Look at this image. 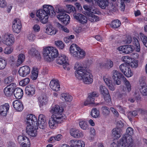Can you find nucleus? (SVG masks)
Returning <instances> with one entry per match:
<instances>
[{
	"instance_id": "59",
	"label": "nucleus",
	"mask_w": 147,
	"mask_h": 147,
	"mask_svg": "<svg viewBox=\"0 0 147 147\" xmlns=\"http://www.w3.org/2000/svg\"><path fill=\"white\" fill-rule=\"evenodd\" d=\"M13 51V49L11 47H6L4 50V52L6 54H9L11 53Z\"/></svg>"
},
{
	"instance_id": "28",
	"label": "nucleus",
	"mask_w": 147,
	"mask_h": 147,
	"mask_svg": "<svg viewBox=\"0 0 147 147\" xmlns=\"http://www.w3.org/2000/svg\"><path fill=\"white\" fill-rule=\"evenodd\" d=\"M9 105L7 103L1 105L0 108V114L2 116H5L9 109Z\"/></svg>"
},
{
	"instance_id": "5",
	"label": "nucleus",
	"mask_w": 147,
	"mask_h": 147,
	"mask_svg": "<svg viewBox=\"0 0 147 147\" xmlns=\"http://www.w3.org/2000/svg\"><path fill=\"white\" fill-rule=\"evenodd\" d=\"M65 119L60 117L52 115L48 122L49 127L51 129H56L58 126V124L61 123Z\"/></svg>"
},
{
	"instance_id": "17",
	"label": "nucleus",
	"mask_w": 147,
	"mask_h": 147,
	"mask_svg": "<svg viewBox=\"0 0 147 147\" xmlns=\"http://www.w3.org/2000/svg\"><path fill=\"white\" fill-rule=\"evenodd\" d=\"M59 20L65 24L67 25L69 22L70 18L69 16L65 13H60L57 16Z\"/></svg>"
},
{
	"instance_id": "19",
	"label": "nucleus",
	"mask_w": 147,
	"mask_h": 147,
	"mask_svg": "<svg viewBox=\"0 0 147 147\" xmlns=\"http://www.w3.org/2000/svg\"><path fill=\"white\" fill-rule=\"evenodd\" d=\"M38 101L40 107L41 109H43L47 104L48 99L47 96L44 94L39 97Z\"/></svg>"
},
{
	"instance_id": "23",
	"label": "nucleus",
	"mask_w": 147,
	"mask_h": 147,
	"mask_svg": "<svg viewBox=\"0 0 147 147\" xmlns=\"http://www.w3.org/2000/svg\"><path fill=\"white\" fill-rule=\"evenodd\" d=\"M38 120L39 127L40 129H44L46 125L45 116L42 114L38 116Z\"/></svg>"
},
{
	"instance_id": "18",
	"label": "nucleus",
	"mask_w": 147,
	"mask_h": 147,
	"mask_svg": "<svg viewBox=\"0 0 147 147\" xmlns=\"http://www.w3.org/2000/svg\"><path fill=\"white\" fill-rule=\"evenodd\" d=\"M30 72V69L28 66L25 65L20 67L18 71L19 75L24 77L29 74Z\"/></svg>"
},
{
	"instance_id": "22",
	"label": "nucleus",
	"mask_w": 147,
	"mask_h": 147,
	"mask_svg": "<svg viewBox=\"0 0 147 147\" xmlns=\"http://www.w3.org/2000/svg\"><path fill=\"white\" fill-rule=\"evenodd\" d=\"M49 86L50 88L55 91H58L60 88L59 82L57 80H51L50 82Z\"/></svg>"
},
{
	"instance_id": "15",
	"label": "nucleus",
	"mask_w": 147,
	"mask_h": 147,
	"mask_svg": "<svg viewBox=\"0 0 147 147\" xmlns=\"http://www.w3.org/2000/svg\"><path fill=\"white\" fill-rule=\"evenodd\" d=\"M74 18L78 22L84 24L87 22V18L84 14L80 13H75L73 15Z\"/></svg>"
},
{
	"instance_id": "1",
	"label": "nucleus",
	"mask_w": 147,
	"mask_h": 147,
	"mask_svg": "<svg viewBox=\"0 0 147 147\" xmlns=\"http://www.w3.org/2000/svg\"><path fill=\"white\" fill-rule=\"evenodd\" d=\"M55 13L53 7L50 5H45L43 6V9L38 10L36 12V16L43 24L46 23L48 21V15L53 17Z\"/></svg>"
},
{
	"instance_id": "2",
	"label": "nucleus",
	"mask_w": 147,
	"mask_h": 147,
	"mask_svg": "<svg viewBox=\"0 0 147 147\" xmlns=\"http://www.w3.org/2000/svg\"><path fill=\"white\" fill-rule=\"evenodd\" d=\"M43 54L45 59L47 61H51L58 55L57 49L52 47H47L43 49Z\"/></svg>"
},
{
	"instance_id": "61",
	"label": "nucleus",
	"mask_w": 147,
	"mask_h": 147,
	"mask_svg": "<svg viewBox=\"0 0 147 147\" xmlns=\"http://www.w3.org/2000/svg\"><path fill=\"white\" fill-rule=\"evenodd\" d=\"M122 59L123 62L125 63V64L129 65L130 60V57L128 56H125L122 57Z\"/></svg>"
},
{
	"instance_id": "7",
	"label": "nucleus",
	"mask_w": 147,
	"mask_h": 147,
	"mask_svg": "<svg viewBox=\"0 0 147 147\" xmlns=\"http://www.w3.org/2000/svg\"><path fill=\"white\" fill-rule=\"evenodd\" d=\"M126 136L122 137L119 141V147H128L133 146V140L131 136L127 137V139Z\"/></svg>"
},
{
	"instance_id": "11",
	"label": "nucleus",
	"mask_w": 147,
	"mask_h": 147,
	"mask_svg": "<svg viewBox=\"0 0 147 147\" xmlns=\"http://www.w3.org/2000/svg\"><path fill=\"white\" fill-rule=\"evenodd\" d=\"M139 90L141 93L144 96L147 95V84L146 82V78L141 77L139 80Z\"/></svg>"
},
{
	"instance_id": "42",
	"label": "nucleus",
	"mask_w": 147,
	"mask_h": 147,
	"mask_svg": "<svg viewBox=\"0 0 147 147\" xmlns=\"http://www.w3.org/2000/svg\"><path fill=\"white\" fill-rule=\"evenodd\" d=\"M102 113L104 116H108L109 114L110 109L107 107L103 106L101 108Z\"/></svg>"
},
{
	"instance_id": "25",
	"label": "nucleus",
	"mask_w": 147,
	"mask_h": 147,
	"mask_svg": "<svg viewBox=\"0 0 147 147\" xmlns=\"http://www.w3.org/2000/svg\"><path fill=\"white\" fill-rule=\"evenodd\" d=\"M13 105L14 108L18 111H22L24 109L22 102L19 100H16L14 101Z\"/></svg>"
},
{
	"instance_id": "37",
	"label": "nucleus",
	"mask_w": 147,
	"mask_h": 147,
	"mask_svg": "<svg viewBox=\"0 0 147 147\" xmlns=\"http://www.w3.org/2000/svg\"><path fill=\"white\" fill-rule=\"evenodd\" d=\"M61 98L63 101L70 102L72 100V96L69 94L63 93L61 94Z\"/></svg>"
},
{
	"instance_id": "44",
	"label": "nucleus",
	"mask_w": 147,
	"mask_h": 147,
	"mask_svg": "<svg viewBox=\"0 0 147 147\" xmlns=\"http://www.w3.org/2000/svg\"><path fill=\"white\" fill-rule=\"evenodd\" d=\"M88 18L89 20L91 22H97L99 20L98 17L97 16L93 14L89 15Z\"/></svg>"
},
{
	"instance_id": "33",
	"label": "nucleus",
	"mask_w": 147,
	"mask_h": 147,
	"mask_svg": "<svg viewBox=\"0 0 147 147\" xmlns=\"http://www.w3.org/2000/svg\"><path fill=\"white\" fill-rule=\"evenodd\" d=\"M83 7L85 10L89 13L98 14L97 11V10L92 5H84Z\"/></svg>"
},
{
	"instance_id": "51",
	"label": "nucleus",
	"mask_w": 147,
	"mask_h": 147,
	"mask_svg": "<svg viewBox=\"0 0 147 147\" xmlns=\"http://www.w3.org/2000/svg\"><path fill=\"white\" fill-rule=\"evenodd\" d=\"M86 55V53L80 47V50L78 51V55L76 57L82 59L84 58Z\"/></svg>"
},
{
	"instance_id": "34",
	"label": "nucleus",
	"mask_w": 147,
	"mask_h": 147,
	"mask_svg": "<svg viewBox=\"0 0 147 147\" xmlns=\"http://www.w3.org/2000/svg\"><path fill=\"white\" fill-rule=\"evenodd\" d=\"M97 3L100 7L105 9L109 5L108 0H96Z\"/></svg>"
},
{
	"instance_id": "38",
	"label": "nucleus",
	"mask_w": 147,
	"mask_h": 147,
	"mask_svg": "<svg viewBox=\"0 0 147 147\" xmlns=\"http://www.w3.org/2000/svg\"><path fill=\"white\" fill-rule=\"evenodd\" d=\"M25 59V56L23 54L21 53L18 56V62L16 63V66L17 67L19 66L24 61Z\"/></svg>"
},
{
	"instance_id": "58",
	"label": "nucleus",
	"mask_w": 147,
	"mask_h": 147,
	"mask_svg": "<svg viewBox=\"0 0 147 147\" xmlns=\"http://www.w3.org/2000/svg\"><path fill=\"white\" fill-rule=\"evenodd\" d=\"M9 59V63L11 66L16 65V59L13 56H11Z\"/></svg>"
},
{
	"instance_id": "52",
	"label": "nucleus",
	"mask_w": 147,
	"mask_h": 147,
	"mask_svg": "<svg viewBox=\"0 0 147 147\" xmlns=\"http://www.w3.org/2000/svg\"><path fill=\"white\" fill-rule=\"evenodd\" d=\"M14 78L12 76H9L5 78L4 80V82L6 84H8L14 81Z\"/></svg>"
},
{
	"instance_id": "47",
	"label": "nucleus",
	"mask_w": 147,
	"mask_h": 147,
	"mask_svg": "<svg viewBox=\"0 0 147 147\" xmlns=\"http://www.w3.org/2000/svg\"><path fill=\"white\" fill-rule=\"evenodd\" d=\"M7 64V62L3 57H0V70L5 68Z\"/></svg>"
},
{
	"instance_id": "62",
	"label": "nucleus",
	"mask_w": 147,
	"mask_h": 147,
	"mask_svg": "<svg viewBox=\"0 0 147 147\" xmlns=\"http://www.w3.org/2000/svg\"><path fill=\"white\" fill-rule=\"evenodd\" d=\"M66 7L67 8V10L68 11V13H69L72 12H74L75 11V7L71 5H67Z\"/></svg>"
},
{
	"instance_id": "53",
	"label": "nucleus",
	"mask_w": 147,
	"mask_h": 147,
	"mask_svg": "<svg viewBox=\"0 0 147 147\" xmlns=\"http://www.w3.org/2000/svg\"><path fill=\"white\" fill-rule=\"evenodd\" d=\"M140 37L144 45L147 47V37L142 33H140Z\"/></svg>"
},
{
	"instance_id": "54",
	"label": "nucleus",
	"mask_w": 147,
	"mask_h": 147,
	"mask_svg": "<svg viewBox=\"0 0 147 147\" xmlns=\"http://www.w3.org/2000/svg\"><path fill=\"white\" fill-rule=\"evenodd\" d=\"M80 128L84 130H86L88 128V125L86 122L82 121H80L79 123Z\"/></svg>"
},
{
	"instance_id": "48",
	"label": "nucleus",
	"mask_w": 147,
	"mask_h": 147,
	"mask_svg": "<svg viewBox=\"0 0 147 147\" xmlns=\"http://www.w3.org/2000/svg\"><path fill=\"white\" fill-rule=\"evenodd\" d=\"M74 68L76 70L75 72L76 77V73L77 72V71H83L84 70H85L83 67L80 66L79 63H76L74 67Z\"/></svg>"
},
{
	"instance_id": "21",
	"label": "nucleus",
	"mask_w": 147,
	"mask_h": 147,
	"mask_svg": "<svg viewBox=\"0 0 147 147\" xmlns=\"http://www.w3.org/2000/svg\"><path fill=\"white\" fill-rule=\"evenodd\" d=\"M26 132L30 136L35 137L37 134V130L31 125H28L26 127Z\"/></svg>"
},
{
	"instance_id": "49",
	"label": "nucleus",
	"mask_w": 147,
	"mask_h": 147,
	"mask_svg": "<svg viewBox=\"0 0 147 147\" xmlns=\"http://www.w3.org/2000/svg\"><path fill=\"white\" fill-rule=\"evenodd\" d=\"M98 95V94L97 92H94L90 93L88 97L91 99L92 101L94 102L95 98L97 97Z\"/></svg>"
},
{
	"instance_id": "40",
	"label": "nucleus",
	"mask_w": 147,
	"mask_h": 147,
	"mask_svg": "<svg viewBox=\"0 0 147 147\" xmlns=\"http://www.w3.org/2000/svg\"><path fill=\"white\" fill-rule=\"evenodd\" d=\"M133 134V129L131 127H129L126 130V134L124 135L122 137H124L125 136H126L127 139V137L131 136V139H132V137L131 136Z\"/></svg>"
},
{
	"instance_id": "50",
	"label": "nucleus",
	"mask_w": 147,
	"mask_h": 147,
	"mask_svg": "<svg viewBox=\"0 0 147 147\" xmlns=\"http://www.w3.org/2000/svg\"><path fill=\"white\" fill-rule=\"evenodd\" d=\"M128 65L125 63H123L119 66V69L121 71L124 73L129 67Z\"/></svg>"
},
{
	"instance_id": "45",
	"label": "nucleus",
	"mask_w": 147,
	"mask_h": 147,
	"mask_svg": "<svg viewBox=\"0 0 147 147\" xmlns=\"http://www.w3.org/2000/svg\"><path fill=\"white\" fill-rule=\"evenodd\" d=\"M99 115V111L95 108L93 109L91 112V115L94 118L98 117Z\"/></svg>"
},
{
	"instance_id": "4",
	"label": "nucleus",
	"mask_w": 147,
	"mask_h": 147,
	"mask_svg": "<svg viewBox=\"0 0 147 147\" xmlns=\"http://www.w3.org/2000/svg\"><path fill=\"white\" fill-rule=\"evenodd\" d=\"M134 44L135 47L131 45H126L123 46H120L117 48L118 50L122 51L123 53L129 54L133 51L134 49H136V51L139 52L140 50V46L139 42L136 38L134 39Z\"/></svg>"
},
{
	"instance_id": "9",
	"label": "nucleus",
	"mask_w": 147,
	"mask_h": 147,
	"mask_svg": "<svg viewBox=\"0 0 147 147\" xmlns=\"http://www.w3.org/2000/svg\"><path fill=\"white\" fill-rule=\"evenodd\" d=\"M63 111L62 107H60L58 105H55L52 107L50 112L53 114V116L65 118V115L62 113Z\"/></svg>"
},
{
	"instance_id": "14",
	"label": "nucleus",
	"mask_w": 147,
	"mask_h": 147,
	"mask_svg": "<svg viewBox=\"0 0 147 147\" xmlns=\"http://www.w3.org/2000/svg\"><path fill=\"white\" fill-rule=\"evenodd\" d=\"M22 26L20 20L16 19L12 22V29L13 32L18 34L20 32L22 28Z\"/></svg>"
},
{
	"instance_id": "46",
	"label": "nucleus",
	"mask_w": 147,
	"mask_h": 147,
	"mask_svg": "<svg viewBox=\"0 0 147 147\" xmlns=\"http://www.w3.org/2000/svg\"><path fill=\"white\" fill-rule=\"evenodd\" d=\"M121 25V22L120 21L117 20L112 22L110 25L113 28H117L119 27Z\"/></svg>"
},
{
	"instance_id": "16",
	"label": "nucleus",
	"mask_w": 147,
	"mask_h": 147,
	"mask_svg": "<svg viewBox=\"0 0 147 147\" xmlns=\"http://www.w3.org/2000/svg\"><path fill=\"white\" fill-rule=\"evenodd\" d=\"M25 121L28 125H34L35 126L38 125V121L36 117L33 114H29L26 117Z\"/></svg>"
},
{
	"instance_id": "8",
	"label": "nucleus",
	"mask_w": 147,
	"mask_h": 147,
	"mask_svg": "<svg viewBox=\"0 0 147 147\" xmlns=\"http://www.w3.org/2000/svg\"><path fill=\"white\" fill-rule=\"evenodd\" d=\"M99 90L105 101L110 105L111 102V99L108 90L105 86L100 85Z\"/></svg>"
},
{
	"instance_id": "6",
	"label": "nucleus",
	"mask_w": 147,
	"mask_h": 147,
	"mask_svg": "<svg viewBox=\"0 0 147 147\" xmlns=\"http://www.w3.org/2000/svg\"><path fill=\"white\" fill-rule=\"evenodd\" d=\"M2 41L4 44L10 47L14 44L15 39L12 34H4L2 37Z\"/></svg>"
},
{
	"instance_id": "43",
	"label": "nucleus",
	"mask_w": 147,
	"mask_h": 147,
	"mask_svg": "<svg viewBox=\"0 0 147 147\" xmlns=\"http://www.w3.org/2000/svg\"><path fill=\"white\" fill-rule=\"evenodd\" d=\"M28 53L31 55L34 56L38 54V51L35 48L31 47L28 48Z\"/></svg>"
},
{
	"instance_id": "35",
	"label": "nucleus",
	"mask_w": 147,
	"mask_h": 147,
	"mask_svg": "<svg viewBox=\"0 0 147 147\" xmlns=\"http://www.w3.org/2000/svg\"><path fill=\"white\" fill-rule=\"evenodd\" d=\"M112 134L115 138H119L121 135V129L118 127L113 129L112 130Z\"/></svg>"
},
{
	"instance_id": "41",
	"label": "nucleus",
	"mask_w": 147,
	"mask_h": 147,
	"mask_svg": "<svg viewBox=\"0 0 147 147\" xmlns=\"http://www.w3.org/2000/svg\"><path fill=\"white\" fill-rule=\"evenodd\" d=\"M31 73L32 75L31 76V78L33 80H35L36 79L38 75V69L33 68Z\"/></svg>"
},
{
	"instance_id": "31",
	"label": "nucleus",
	"mask_w": 147,
	"mask_h": 147,
	"mask_svg": "<svg viewBox=\"0 0 147 147\" xmlns=\"http://www.w3.org/2000/svg\"><path fill=\"white\" fill-rule=\"evenodd\" d=\"M144 112V111L141 109H139L137 110V111H134L132 112H129L128 114V117L129 120L131 121L132 120L131 117H135L138 114V113H140L143 114Z\"/></svg>"
},
{
	"instance_id": "36",
	"label": "nucleus",
	"mask_w": 147,
	"mask_h": 147,
	"mask_svg": "<svg viewBox=\"0 0 147 147\" xmlns=\"http://www.w3.org/2000/svg\"><path fill=\"white\" fill-rule=\"evenodd\" d=\"M124 84L125 87L123 86L122 91L125 92L126 91V88L128 92H130L131 90V86L129 82L126 80L125 78L124 77L123 79Z\"/></svg>"
},
{
	"instance_id": "63",
	"label": "nucleus",
	"mask_w": 147,
	"mask_h": 147,
	"mask_svg": "<svg viewBox=\"0 0 147 147\" xmlns=\"http://www.w3.org/2000/svg\"><path fill=\"white\" fill-rule=\"evenodd\" d=\"M76 147H84L85 143L82 140H79L77 141Z\"/></svg>"
},
{
	"instance_id": "32",
	"label": "nucleus",
	"mask_w": 147,
	"mask_h": 147,
	"mask_svg": "<svg viewBox=\"0 0 147 147\" xmlns=\"http://www.w3.org/2000/svg\"><path fill=\"white\" fill-rule=\"evenodd\" d=\"M104 80L106 84L108 87L109 89L112 90L114 91L115 89L114 85H113L112 82L109 78L108 77H105L104 78Z\"/></svg>"
},
{
	"instance_id": "56",
	"label": "nucleus",
	"mask_w": 147,
	"mask_h": 147,
	"mask_svg": "<svg viewBox=\"0 0 147 147\" xmlns=\"http://www.w3.org/2000/svg\"><path fill=\"white\" fill-rule=\"evenodd\" d=\"M55 44L59 49H63L64 47V45L61 41L58 40L55 41Z\"/></svg>"
},
{
	"instance_id": "64",
	"label": "nucleus",
	"mask_w": 147,
	"mask_h": 147,
	"mask_svg": "<svg viewBox=\"0 0 147 147\" xmlns=\"http://www.w3.org/2000/svg\"><path fill=\"white\" fill-rule=\"evenodd\" d=\"M77 142V141L74 140H72L70 141V147H76Z\"/></svg>"
},
{
	"instance_id": "60",
	"label": "nucleus",
	"mask_w": 147,
	"mask_h": 147,
	"mask_svg": "<svg viewBox=\"0 0 147 147\" xmlns=\"http://www.w3.org/2000/svg\"><path fill=\"white\" fill-rule=\"evenodd\" d=\"M129 65L130 66L133 68L137 67L138 65V61L134 60L131 62L130 63H129Z\"/></svg>"
},
{
	"instance_id": "3",
	"label": "nucleus",
	"mask_w": 147,
	"mask_h": 147,
	"mask_svg": "<svg viewBox=\"0 0 147 147\" xmlns=\"http://www.w3.org/2000/svg\"><path fill=\"white\" fill-rule=\"evenodd\" d=\"M77 72L76 77L78 80H82L86 84H90L92 82L93 76L87 70H85L83 71H78Z\"/></svg>"
},
{
	"instance_id": "29",
	"label": "nucleus",
	"mask_w": 147,
	"mask_h": 147,
	"mask_svg": "<svg viewBox=\"0 0 147 147\" xmlns=\"http://www.w3.org/2000/svg\"><path fill=\"white\" fill-rule=\"evenodd\" d=\"M14 94L15 98L17 99H20L23 95V90L20 88H16L13 92Z\"/></svg>"
},
{
	"instance_id": "27",
	"label": "nucleus",
	"mask_w": 147,
	"mask_h": 147,
	"mask_svg": "<svg viewBox=\"0 0 147 147\" xmlns=\"http://www.w3.org/2000/svg\"><path fill=\"white\" fill-rule=\"evenodd\" d=\"M113 65V62L109 60L106 63H100L97 66L98 68L110 69L112 67Z\"/></svg>"
},
{
	"instance_id": "10",
	"label": "nucleus",
	"mask_w": 147,
	"mask_h": 147,
	"mask_svg": "<svg viewBox=\"0 0 147 147\" xmlns=\"http://www.w3.org/2000/svg\"><path fill=\"white\" fill-rule=\"evenodd\" d=\"M67 58L66 56L63 54H60L56 60L57 63L60 65H63L65 69L68 70L69 69V64L67 62Z\"/></svg>"
},
{
	"instance_id": "55",
	"label": "nucleus",
	"mask_w": 147,
	"mask_h": 147,
	"mask_svg": "<svg viewBox=\"0 0 147 147\" xmlns=\"http://www.w3.org/2000/svg\"><path fill=\"white\" fill-rule=\"evenodd\" d=\"M29 82V78H26L21 81L19 82V84L20 86H24L27 84Z\"/></svg>"
},
{
	"instance_id": "26",
	"label": "nucleus",
	"mask_w": 147,
	"mask_h": 147,
	"mask_svg": "<svg viewBox=\"0 0 147 147\" xmlns=\"http://www.w3.org/2000/svg\"><path fill=\"white\" fill-rule=\"evenodd\" d=\"M35 88L34 86L30 85L27 86L25 89L26 94L29 96H32L35 94Z\"/></svg>"
},
{
	"instance_id": "20",
	"label": "nucleus",
	"mask_w": 147,
	"mask_h": 147,
	"mask_svg": "<svg viewBox=\"0 0 147 147\" xmlns=\"http://www.w3.org/2000/svg\"><path fill=\"white\" fill-rule=\"evenodd\" d=\"M70 133L71 136L76 138H82L84 136L82 131L75 129H71L70 131Z\"/></svg>"
},
{
	"instance_id": "30",
	"label": "nucleus",
	"mask_w": 147,
	"mask_h": 147,
	"mask_svg": "<svg viewBox=\"0 0 147 147\" xmlns=\"http://www.w3.org/2000/svg\"><path fill=\"white\" fill-rule=\"evenodd\" d=\"M45 32L49 35H52L55 34L57 30L54 27L50 25L47 26Z\"/></svg>"
},
{
	"instance_id": "39",
	"label": "nucleus",
	"mask_w": 147,
	"mask_h": 147,
	"mask_svg": "<svg viewBox=\"0 0 147 147\" xmlns=\"http://www.w3.org/2000/svg\"><path fill=\"white\" fill-rule=\"evenodd\" d=\"M13 92L12 90V89L9 88L8 86L5 88L4 89V93L5 95L7 96H10L12 95Z\"/></svg>"
},
{
	"instance_id": "13",
	"label": "nucleus",
	"mask_w": 147,
	"mask_h": 147,
	"mask_svg": "<svg viewBox=\"0 0 147 147\" xmlns=\"http://www.w3.org/2000/svg\"><path fill=\"white\" fill-rule=\"evenodd\" d=\"M111 76L116 84L118 85H119L121 84L120 78L123 77V79L124 77L120 72L116 70H113L112 71Z\"/></svg>"
},
{
	"instance_id": "12",
	"label": "nucleus",
	"mask_w": 147,
	"mask_h": 147,
	"mask_svg": "<svg viewBox=\"0 0 147 147\" xmlns=\"http://www.w3.org/2000/svg\"><path fill=\"white\" fill-rule=\"evenodd\" d=\"M18 141L22 147H29L30 142L28 138L23 135H19L18 137Z\"/></svg>"
},
{
	"instance_id": "57",
	"label": "nucleus",
	"mask_w": 147,
	"mask_h": 147,
	"mask_svg": "<svg viewBox=\"0 0 147 147\" xmlns=\"http://www.w3.org/2000/svg\"><path fill=\"white\" fill-rule=\"evenodd\" d=\"M123 74L126 76L127 77H130L133 75V73L131 71L129 67Z\"/></svg>"
},
{
	"instance_id": "24",
	"label": "nucleus",
	"mask_w": 147,
	"mask_h": 147,
	"mask_svg": "<svg viewBox=\"0 0 147 147\" xmlns=\"http://www.w3.org/2000/svg\"><path fill=\"white\" fill-rule=\"evenodd\" d=\"M80 47L75 44H72L70 47V53L74 57H76V56H77Z\"/></svg>"
}]
</instances>
